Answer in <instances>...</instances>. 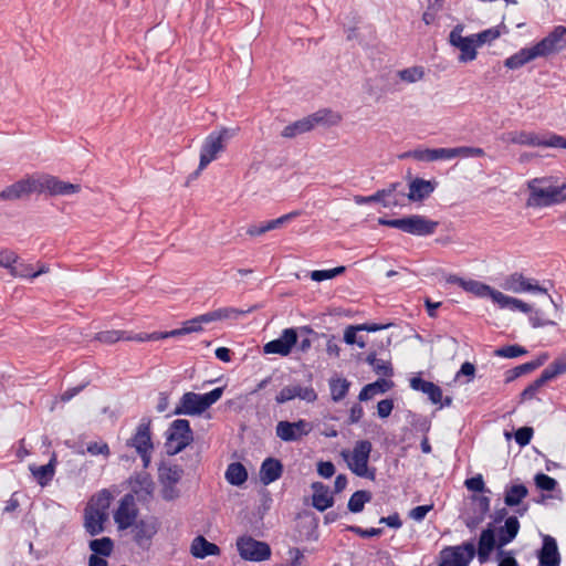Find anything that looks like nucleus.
<instances>
[{"mask_svg": "<svg viewBox=\"0 0 566 566\" xmlns=\"http://www.w3.org/2000/svg\"><path fill=\"white\" fill-rule=\"evenodd\" d=\"M530 196L526 206L531 208L549 207L565 200L562 186H554L549 178H534L527 182Z\"/></svg>", "mask_w": 566, "mask_h": 566, "instance_id": "f257e3e1", "label": "nucleus"}, {"mask_svg": "<svg viewBox=\"0 0 566 566\" xmlns=\"http://www.w3.org/2000/svg\"><path fill=\"white\" fill-rule=\"evenodd\" d=\"M223 391L224 387H217L202 395L187 391L180 397L172 415L199 416L216 403L222 397Z\"/></svg>", "mask_w": 566, "mask_h": 566, "instance_id": "f03ea898", "label": "nucleus"}, {"mask_svg": "<svg viewBox=\"0 0 566 566\" xmlns=\"http://www.w3.org/2000/svg\"><path fill=\"white\" fill-rule=\"evenodd\" d=\"M340 120L342 116L338 113L333 112L332 109L323 108L294 122L291 125L285 126V138H291L304 134L318 125L335 126L339 124Z\"/></svg>", "mask_w": 566, "mask_h": 566, "instance_id": "7ed1b4c3", "label": "nucleus"}, {"mask_svg": "<svg viewBox=\"0 0 566 566\" xmlns=\"http://www.w3.org/2000/svg\"><path fill=\"white\" fill-rule=\"evenodd\" d=\"M371 450L373 444L370 441L359 440L355 443L353 451L350 453L343 451L342 455L354 474H356L359 478L375 480V469L368 468V461Z\"/></svg>", "mask_w": 566, "mask_h": 566, "instance_id": "20e7f679", "label": "nucleus"}, {"mask_svg": "<svg viewBox=\"0 0 566 566\" xmlns=\"http://www.w3.org/2000/svg\"><path fill=\"white\" fill-rule=\"evenodd\" d=\"M193 442V431L187 419L174 420L167 431L165 450L168 455H176Z\"/></svg>", "mask_w": 566, "mask_h": 566, "instance_id": "39448f33", "label": "nucleus"}, {"mask_svg": "<svg viewBox=\"0 0 566 566\" xmlns=\"http://www.w3.org/2000/svg\"><path fill=\"white\" fill-rule=\"evenodd\" d=\"M184 469L178 464H170L161 461L158 465V482L161 486L160 496L166 502L180 497V490L177 484L181 481Z\"/></svg>", "mask_w": 566, "mask_h": 566, "instance_id": "423d86ee", "label": "nucleus"}, {"mask_svg": "<svg viewBox=\"0 0 566 566\" xmlns=\"http://www.w3.org/2000/svg\"><path fill=\"white\" fill-rule=\"evenodd\" d=\"M233 136V130L222 128L220 132L210 133L200 149V163L196 176L217 158L218 153L223 150L224 143Z\"/></svg>", "mask_w": 566, "mask_h": 566, "instance_id": "0eeeda50", "label": "nucleus"}, {"mask_svg": "<svg viewBox=\"0 0 566 566\" xmlns=\"http://www.w3.org/2000/svg\"><path fill=\"white\" fill-rule=\"evenodd\" d=\"M475 556L473 542H464L461 545L448 546L440 552L438 566H469Z\"/></svg>", "mask_w": 566, "mask_h": 566, "instance_id": "6e6552de", "label": "nucleus"}, {"mask_svg": "<svg viewBox=\"0 0 566 566\" xmlns=\"http://www.w3.org/2000/svg\"><path fill=\"white\" fill-rule=\"evenodd\" d=\"M237 548L242 559L250 562H263L270 558L271 548L265 542H260L251 536H241L237 541Z\"/></svg>", "mask_w": 566, "mask_h": 566, "instance_id": "1a4fd4ad", "label": "nucleus"}, {"mask_svg": "<svg viewBox=\"0 0 566 566\" xmlns=\"http://www.w3.org/2000/svg\"><path fill=\"white\" fill-rule=\"evenodd\" d=\"M533 48L538 57L548 56L563 51L566 48V28L564 25L555 27Z\"/></svg>", "mask_w": 566, "mask_h": 566, "instance_id": "9d476101", "label": "nucleus"}, {"mask_svg": "<svg viewBox=\"0 0 566 566\" xmlns=\"http://www.w3.org/2000/svg\"><path fill=\"white\" fill-rule=\"evenodd\" d=\"M439 222L422 214H410L401 218V231L408 234L427 237L437 231Z\"/></svg>", "mask_w": 566, "mask_h": 566, "instance_id": "9b49d317", "label": "nucleus"}, {"mask_svg": "<svg viewBox=\"0 0 566 566\" xmlns=\"http://www.w3.org/2000/svg\"><path fill=\"white\" fill-rule=\"evenodd\" d=\"M501 287L512 293H535L546 294V289L541 286L535 280L526 279L522 273H513L506 276L501 283Z\"/></svg>", "mask_w": 566, "mask_h": 566, "instance_id": "f8f14e48", "label": "nucleus"}, {"mask_svg": "<svg viewBox=\"0 0 566 566\" xmlns=\"http://www.w3.org/2000/svg\"><path fill=\"white\" fill-rule=\"evenodd\" d=\"M33 192H40L39 178L29 177L6 187L0 192V199L19 200L28 198Z\"/></svg>", "mask_w": 566, "mask_h": 566, "instance_id": "ddd939ff", "label": "nucleus"}, {"mask_svg": "<svg viewBox=\"0 0 566 566\" xmlns=\"http://www.w3.org/2000/svg\"><path fill=\"white\" fill-rule=\"evenodd\" d=\"M462 25L454 27L449 35L450 43L461 51V54L459 55L460 62L473 61L476 57L475 48L478 45L475 39L473 36H462Z\"/></svg>", "mask_w": 566, "mask_h": 566, "instance_id": "4468645a", "label": "nucleus"}, {"mask_svg": "<svg viewBox=\"0 0 566 566\" xmlns=\"http://www.w3.org/2000/svg\"><path fill=\"white\" fill-rule=\"evenodd\" d=\"M150 424L151 419L144 417L137 426L134 436L127 440L126 446L134 448L137 453H146V451H151L154 449V444L151 441Z\"/></svg>", "mask_w": 566, "mask_h": 566, "instance_id": "2eb2a0df", "label": "nucleus"}, {"mask_svg": "<svg viewBox=\"0 0 566 566\" xmlns=\"http://www.w3.org/2000/svg\"><path fill=\"white\" fill-rule=\"evenodd\" d=\"M40 192L48 191L51 196H69L80 191L81 186L63 181L54 176L39 178Z\"/></svg>", "mask_w": 566, "mask_h": 566, "instance_id": "dca6fc26", "label": "nucleus"}, {"mask_svg": "<svg viewBox=\"0 0 566 566\" xmlns=\"http://www.w3.org/2000/svg\"><path fill=\"white\" fill-rule=\"evenodd\" d=\"M137 510L134 507V499L130 494H125L119 503L117 511L114 513V521L118 530H127L135 522Z\"/></svg>", "mask_w": 566, "mask_h": 566, "instance_id": "f3484780", "label": "nucleus"}, {"mask_svg": "<svg viewBox=\"0 0 566 566\" xmlns=\"http://www.w3.org/2000/svg\"><path fill=\"white\" fill-rule=\"evenodd\" d=\"M312 333L310 327H301L300 329L295 328H285L284 332V350L285 356L290 355L294 347L297 345L298 338L301 342L297 346V349L301 352H306L311 347V339L308 335Z\"/></svg>", "mask_w": 566, "mask_h": 566, "instance_id": "a211bd4d", "label": "nucleus"}, {"mask_svg": "<svg viewBox=\"0 0 566 566\" xmlns=\"http://www.w3.org/2000/svg\"><path fill=\"white\" fill-rule=\"evenodd\" d=\"M130 527L134 542L140 548H148L157 533L156 523L151 520H138Z\"/></svg>", "mask_w": 566, "mask_h": 566, "instance_id": "6ab92c4d", "label": "nucleus"}, {"mask_svg": "<svg viewBox=\"0 0 566 566\" xmlns=\"http://www.w3.org/2000/svg\"><path fill=\"white\" fill-rule=\"evenodd\" d=\"M258 390H263L265 399H274L279 405L283 403V375L273 373L258 385Z\"/></svg>", "mask_w": 566, "mask_h": 566, "instance_id": "aec40b11", "label": "nucleus"}, {"mask_svg": "<svg viewBox=\"0 0 566 566\" xmlns=\"http://www.w3.org/2000/svg\"><path fill=\"white\" fill-rule=\"evenodd\" d=\"M539 566H559L560 555L557 547V542L554 537L545 535L543 537L542 548L537 554Z\"/></svg>", "mask_w": 566, "mask_h": 566, "instance_id": "412c9836", "label": "nucleus"}, {"mask_svg": "<svg viewBox=\"0 0 566 566\" xmlns=\"http://www.w3.org/2000/svg\"><path fill=\"white\" fill-rule=\"evenodd\" d=\"M497 547V539L492 524L483 530L480 534L478 548H475V555L480 564H484L489 560L492 551Z\"/></svg>", "mask_w": 566, "mask_h": 566, "instance_id": "4be33fe9", "label": "nucleus"}, {"mask_svg": "<svg viewBox=\"0 0 566 566\" xmlns=\"http://www.w3.org/2000/svg\"><path fill=\"white\" fill-rule=\"evenodd\" d=\"M504 140L517 144V145H525V146H532V147H547V134L545 135H538L532 132H510L505 134Z\"/></svg>", "mask_w": 566, "mask_h": 566, "instance_id": "5701e85b", "label": "nucleus"}, {"mask_svg": "<svg viewBox=\"0 0 566 566\" xmlns=\"http://www.w3.org/2000/svg\"><path fill=\"white\" fill-rule=\"evenodd\" d=\"M436 189V184L422 178H412L409 182V192L406 197L410 201H422L428 198Z\"/></svg>", "mask_w": 566, "mask_h": 566, "instance_id": "b1692460", "label": "nucleus"}, {"mask_svg": "<svg viewBox=\"0 0 566 566\" xmlns=\"http://www.w3.org/2000/svg\"><path fill=\"white\" fill-rule=\"evenodd\" d=\"M312 505L319 512H324L334 504L329 488L322 482L312 483Z\"/></svg>", "mask_w": 566, "mask_h": 566, "instance_id": "393cba45", "label": "nucleus"}, {"mask_svg": "<svg viewBox=\"0 0 566 566\" xmlns=\"http://www.w3.org/2000/svg\"><path fill=\"white\" fill-rule=\"evenodd\" d=\"M108 520V513H97L91 507L84 510V527L91 536H96L104 532V523Z\"/></svg>", "mask_w": 566, "mask_h": 566, "instance_id": "a878e982", "label": "nucleus"}, {"mask_svg": "<svg viewBox=\"0 0 566 566\" xmlns=\"http://www.w3.org/2000/svg\"><path fill=\"white\" fill-rule=\"evenodd\" d=\"M283 472V464L280 460L274 458H266L260 469V481L268 485L282 475Z\"/></svg>", "mask_w": 566, "mask_h": 566, "instance_id": "bb28decb", "label": "nucleus"}, {"mask_svg": "<svg viewBox=\"0 0 566 566\" xmlns=\"http://www.w3.org/2000/svg\"><path fill=\"white\" fill-rule=\"evenodd\" d=\"M520 531V522L516 516H510L505 520L503 526L497 530V549L503 548L516 537Z\"/></svg>", "mask_w": 566, "mask_h": 566, "instance_id": "cd10ccee", "label": "nucleus"}, {"mask_svg": "<svg viewBox=\"0 0 566 566\" xmlns=\"http://www.w3.org/2000/svg\"><path fill=\"white\" fill-rule=\"evenodd\" d=\"M410 387L416 391H421V392L426 394L428 396L429 400L434 405H438L439 402H441V399L443 397L442 390L438 385H436L431 381L424 380L420 377L411 378Z\"/></svg>", "mask_w": 566, "mask_h": 566, "instance_id": "c85d7f7f", "label": "nucleus"}, {"mask_svg": "<svg viewBox=\"0 0 566 566\" xmlns=\"http://www.w3.org/2000/svg\"><path fill=\"white\" fill-rule=\"evenodd\" d=\"M57 463L56 454L53 453L50 461L41 467L30 465V471L41 486L48 485L54 478Z\"/></svg>", "mask_w": 566, "mask_h": 566, "instance_id": "c756f323", "label": "nucleus"}, {"mask_svg": "<svg viewBox=\"0 0 566 566\" xmlns=\"http://www.w3.org/2000/svg\"><path fill=\"white\" fill-rule=\"evenodd\" d=\"M190 552L196 558H206L208 556H217L220 554V547L207 541L203 536L199 535L195 537L191 543Z\"/></svg>", "mask_w": 566, "mask_h": 566, "instance_id": "7c9ffc66", "label": "nucleus"}, {"mask_svg": "<svg viewBox=\"0 0 566 566\" xmlns=\"http://www.w3.org/2000/svg\"><path fill=\"white\" fill-rule=\"evenodd\" d=\"M313 423L306 420L285 421V441H298L313 430Z\"/></svg>", "mask_w": 566, "mask_h": 566, "instance_id": "2f4dec72", "label": "nucleus"}, {"mask_svg": "<svg viewBox=\"0 0 566 566\" xmlns=\"http://www.w3.org/2000/svg\"><path fill=\"white\" fill-rule=\"evenodd\" d=\"M392 386H394L392 381L386 380L384 378H379L376 381L364 386L358 395V399L360 401H367V400L371 399L377 394L387 392L389 389H391Z\"/></svg>", "mask_w": 566, "mask_h": 566, "instance_id": "473e14b6", "label": "nucleus"}, {"mask_svg": "<svg viewBox=\"0 0 566 566\" xmlns=\"http://www.w3.org/2000/svg\"><path fill=\"white\" fill-rule=\"evenodd\" d=\"M538 57L534 48H524L504 61L507 69L516 70Z\"/></svg>", "mask_w": 566, "mask_h": 566, "instance_id": "72a5a7b5", "label": "nucleus"}, {"mask_svg": "<svg viewBox=\"0 0 566 566\" xmlns=\"http://www.w3.org/2000/svg\"><path fill=\"white\" fill-rule=\"evenodd\" d=\"M566 374V353L555 358L541 374V377L546 381L554 380L555 378Z\"/></svg>", "mask_w": 566, "mask_h": 566, "instance_id": "f704fd0d", "label": "nucleus"}, {"mask_svg": "<svg viewBox=\"0 0 566 566\" xmlns=\"http://www.w3.org/2000/svg\"><path fill=\"white\" fill-rule=\"evenodd\" d=\"M226 479L231 485L240 486L248 480V471L241 462H232L227 468Z\"/></svg>", "mask_w": 566, "mask_h": 566, "instance_id": "c9c22d12", "label": "nucleus"}, {"mask_svg": "<svg viewBox=\"0 0 566 566\" xmlns=\"http://www.w3.org/2000/svg\"><path fill=\"white\" fill-rule=\"evenodd\" d=\"M528 495V490L524 484H513L505 489L504 503L512 507L520 505Z\"/></svg>", "mask_w": 566, "mask_h": 566, "instance_id": "e433bc0d", "label": "nucleus"}, {"mask_svg": "<svg viewBox=\"0 0 566 566\" xmlns=\"http://www.w3.org/2000/svg\"><path fill=\"white\" fill-rule=\"evenodd\" d=\"M112 499V493L107 489H103L91 497L86 507H91L97 513H108Z\"/></svg>", "mask_w": 566, "mask_h": 566, "instance_id": "4c0bfd02", "label": "nucleus"}, {"mask_svg": "<svg viewBox=\"0 0 566 566\" xmlns=\"http://www.w3.org/2000/svg\"><path fill=\"white\" fill-rule=\"evenodd\" d=\"M463 290L479 297H490L492 301H494V294L497 292L490 285L475 280H465Z\"/></svg>", "mask_w": 566, "mask_h": 566, "instance_id": "58836bf2", "label": "nucleus"}, {"mask_svg": "<svg viewBox=\"0 0 566 566\" xmlns=\"http://www.w3.org/2000/svg\"><path fill=\"white\" fill-rule=\"evenodd\" d=\"M88 547L93 552L92 555L108 557L114 549V542L111 537L104 536L90 541Z\"/></svg>", "mask_w": 566, "mask_h": 566, "instance_id": "ea45409f", "label": "nucleus"}, {"mask_svg": "<svg viewBox=\"0 0 566 566\" xmlns=\"http://www.w3.org/2000/svg\"><path fill=\"white\" fill-rule=\"evenodd\" d=\"M251 311H252V307L248 308V310H238L234 307H222V308H218V310L208 312V314H209V317H211L210 322L212 323L216 321H221V319H227V318L235 319L241 315L250 313Z\"/></svg>", "mask_w": 566, "mask_h": 566, "instance_id": "a19ab883", "label": "nucleus"}, {"mask_svg": "<svg viewBox=\"0 0 566 566\" xmlns=\"http://www.w3.org/2000/svg\"><path fill=\"white\" fill-rule=\"evenodd\" d=\"M370 500L371 493L369 491L359 490L350 496L347 507L352 513H359Z\"/></svg>", "mask_w": 566, "mask_h": 566, "instance_id": "79ce46f5", "label": "nucleus"}, {"mask_svg": "<svg viewBox=\"0 0 566 566\" xmlns=\"http://www.w3.org/2000/svg\"><path fill=\"white\" fill-rule=\"evenodd\" d=\"M350 382L345 378H332L329 380L331 396L334 401H340L348 392Z\"/></svg>", "mask_w": 566, "mask_h": 566, "instance_id": "37998d69", "label": "nucleus"}, {"mask_svg": "<svg viewBox=\"0 0 566 566\" xmlns=\"http://www.w3.org/2000/svg\"><path fill=\"white\" fill-rule=\"evenodd\" d=\"M295 397L301 398L307 402L315 401L317 395L312 387H291L285 388V400L293 399Z\"/></svg>", "mask_w": 566, "mask_h": 566, "instance_id": "c03bdc74", "label": "nucleus"}, {"mask_svg": "<svg viewBox=\"0 0 566 566\" xmlns=\"http://www.w3.org/2000/svg\"><path fill=\"white\" fill-rule=\"evenodd\" d=\"M281 226H283V216L274 220L263 221L259 224L250 226L247 230V233L251 237L261 235L270 230L280 228Z\"/></svg>", "mask_w": 566, "mask_h": 566, "instance_id": "a18cd8bd", "label": "nucleus"}, {"mask_svg": "<svg viewBox=\"0 0 566 566\" xmlns=\"http://www.w3.org/2000/svg\"><path fill=\"white\" fill-rule=\"evenodd\" d=\"M210 318L211 317H209V314L205 313V314L198 315L191 319H188L182 324V332H185V334L200 332V331H202L203 324L211 323Z\"/></svg>", "mask_w": 566, "mask_h": 566, "instance_id": "49530a36", "label": "nucleus"}, {"mask_svg": "<svg viewBox=\"0 0 566 566\" xmlns=\"http://www.w3.org/2000/svg\"><path fill=\"white\" fill-rule=\"evenodd\" d=\"M181 335H186L185 332H182V327L176 328L169 332H154L151 334H137L134 339L137 342H145V340H158L164 339L168 337H178Z\"/></svg>", "mask_w": 566, "mask_h": 566, "instance_id": "de8ad7c7", "label": "nucleus"}, {"mask_svg": "<svg viewBox=\"0 0 566 566\" xmlns=\"http://www.w3.org/2000/svg\"><path fill=\"white\" fill-rule=\"evenodd\" d=\"M124 332L120 331H103L96 334L95 339L104 344H114L120 339L135 340L132 336H124Z\"/></svg>", "mask_w": 566, "mask_h": 566, "instance_id": "09e8293b", "label": "nucleus"}, {"mask_svg": "<svg viewBox=\"0 0 566 566\" xmlns=\"http://www.w3.org/2000/svg\"><path fill=\"white\" fill-rule=\"evenodd\" d=\"M527 354L526 348L521 345H507L495 349L494 355L504 358H516Z\"/></svg>", "mask_w": 566, "mask_h": 566, "instance_id": "8fccbe9b", "label": "nucleus"}, {"mask_svg": "<svg viewBox=\"0 0 566 566\" xmlns=\"http://www.w3.org/2000/svg\"><path fill=\"white\" fill-rule=\"evenodd\" d=\"M424 71L422 66H412L398 72V76L407 83H416L423 78Z\"/></svg>", "mask_w": 566, "mask_h": 566, "instance_id": "3c124183", "label": "nucleus"}, {"mask_svg": "<svg viewBox=\"0 0 566 566\" xmlns=\"http://www.w3.org/2000/svg\"><path fill=\"white\" fill-rule=\"evenodd\" d=\"M358 332H361L358 325L347 326L344 332V340L348 345L356 344L359 348H364L366 346V342L361 336L357 335Z\"/></svg>", "mask_w": 566, "mask_h": 566, "instance_id": "603ef678", "label": "nucleus"}, {"mask_svg": "<svg viewBox=\"0 0 566 566\" xmlns=\"http://www.w3.org/2000/svg\"><path fill=\"white\" fill-rule=\"evenodd\" d=\"M7 269L10 270V273L13 276L34 279V270L32 265L19 262V259L17 260V263H11V265L7 266Z\"/></svg>", "mask_w": 566, "mask_h": 566, "instance_id": "864d4df0", "label": "nucleus"}, {"mask_svg": "<svg viewBox=\"0 0 566 566\" xmlns=\"http://www.w3.org/2000/svg\"><path fill=\"white\" fill-rule=\"evenodd\" d=\"M345 272V266H337L331 270H315L311 272V279L315 282L332 280Z\"/></svg>", "mask_w": 566, "mask_h": 566, "instance_id": "5fc2aeb1", "label": "nucleus"}, {"mask_svg": "<svg viewBox=\"0 0 566 566\" xmlns=\"http://www.w3.org/2000/svg\"><path fill=\"white\" fill-rule=\"evenodd\" d=\"M493 303L496 304L500 308H507L510 311L516 312L518 298L505 295L502 292L497 291L494 294Z\"/></svg>", "mask_w": 566, "mask_h": 566, "instance_id": "6e6d98bb", "label": "nucleus"}, {"mask_svg": "<svg viewBox=\"0 0 566 566\" xmlns=\"http://www.w3.org/2000/svg\"><path fill=\"white\" fill-rule=\"evenodd\" d=\"M473 502L476 505V511L479 512V516L476 517V522L480 523L484 520V516L490 511V497L485 495H474L472 497Z\"/></svg>", "mask_w": 566, "mask_h": 566, "instance_id": "4d7b16f0", "label": "nucleus"}, {"mask_svg": "<svg viewBox=\"0 0 566 566\" xmlns=\"http://www.w3.org/2000/svg\"><path fill=\"white\" fill-rule=\"evenodd\" d=\"M534 370V366H531L527 363L518 365L512 369H509L505 373V382H511L515 380L516 378L521 377L522 375L528 374Z\"/></svg>", "mask_w": 566, "mask_h": 566, "instance_id": "13d9d810", "label": "nucleus"}, {"mask_svg": "<svg viewBox=\"0 0 566 566\" xmlns=\"http://www.w3.org/2000/svg\"><path fill=\"white\" fill-rule=\"evenodd\" d=\"M534 481L535 485L543 491H553L557 486V481L544 473H537Z\"/></svg>", "mask_w": 566, "mask_h": 566, "instance_id": "bf43d9fd", "label": "nucleus"}, {"mask_svg": "<svg viewBox=\"0 0 566 566\" xmlns=\"http://www.w3.org/2000/svg\"><path fill=\"white\" fill-rule=\"evenodd\" d=\"M546 381L539 376L521 392V401L531 400Z\"/></svg>", "mask_w": 566, "mask_h": 566, "instance_id": "052dcab7", "label": "nucleus"}, {"mask_svg": "<svg viewBox=\"0 0 566 566\" xmlns=\"http://www.w3.org/2000/svg\"><path fill=\"white\" fill-rule=\"evenodd\" d=\"M533 433H534V430L532 427H521L518 428L515 433H514V438H515V441L516 443L520 446V447H525L527 446L530 442H531V439L533 437Z\"/></svg>", "mask_w": 566, "mask_h": 566, "instance_id": "680f3d73", "label": "nucleus"}, {"mask_svg": "<svg viewBox=\"0 0 566 566\" xmlns=\"http://www.w3.org/2000/svg\"><path fill=\"white\" fill-rule=\"evenodd\" d=\"M401 157L402 158L411 157V158H413L416 160H419V161L430 163V161H432V149H430V148H426V149L417 148V149H413L411 151H408V153L403 154Z\"/></svg>", "mask_w": 566, "mask_h": 566, "instance_id": "e2e57ef3", "label": "nucleus"}, {"mask_svg": "<svg viewBox=\"0 0 566 566\" xmlns=\"http://www.w3.org/2000/svg\"><path fill=\"white\" fill-rule=\"evenodd\" d=\"M457 157L455 148H433L432 149V161L436 160H450Z\"/></svg>", "mask_w": 566, "mask_h": 566, "instance_id": "0e129e2a", "label": "nucleus"}, {"mask_svg": "<svg viewBox=\"0 0 566 566\" xmlns=\"http://www.w3.org/2000/svg\"><path fill=\"white\" fill-rule=\"evenodd\" d=\"M464 485L468 490L473 492H490V490L485 489V484L481 474L467 479Z\"/></svg>", "mask_w": 566, "mask_h": 566, "instance_id": "69168bd1", "label": "nucleus"}, {"mask_svg": "<svg viewBox=\"0 0 566 566\" xmlns=\"http://www.w3.org/2000/svg\"><path fill=\"white\" fill-rule=\"evenodd\" d=\"M475 36L476 45L480 46L484 43H490L497 39L500 36V31L497 29H488L476 34Z\"/></svg>", "mask_w": 566, "mask_h": 566, "instance_id": "338daca9", "label": "nucleus"}, {"mask_svg": "<svg viewBox=\"0 0 566 566\" xmlns=\"http://www.w3.org/2000/svg\"><path fill=\"white\" fill-rule=\"evenodd\" d=\"M499 565L497 566H520L512 552H506L503 548L497 549L496 553Z\"/></svg>", "mask_w": 566, "mask_h": 566, "instance_id": "774afa93", "label": "nucleus"}]
</instances>
